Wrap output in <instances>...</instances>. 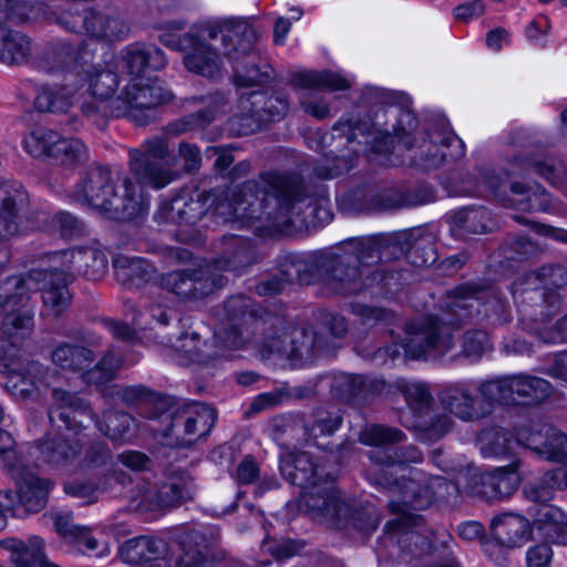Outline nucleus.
Segmentation results:
<instances>
[{
  "label": "nucleus",
  "instance_id": "24",
  "mask_svg": "<svg viewBox=\"0 0 567 567\" xmlns=\"http://www.w3.org/2000/svg\"><path fill=\"white\" fill-rule=\"evenodd\" d=\"M280 471L284 477L302 491L331 477V472L308 452L289 453L282 457Z\"/></svg>",
  "mask_w": 567,
  "mask_h": 567
},
{
  "label": "nucleus",
  "instance_id": "64",
  "mask_svg": "<svg viewBox=\"0 0 567 567\" xmlns=\"http://www.w3.org/2000/svg\"><path fill=\"white\" fill-rule=\"evenodd\" d=\"M87 155V147L81 140L59 135V141L53 155L54 159L59 161L63 165H75L86 161Z\"/></svg>",
  "mask_w": 567,
  "mask_h": 567
},
{
  "label": "nucleus",
  "instance_id": "43",
  "mask_svg": "<svg viewBox=\"0 0 567 567\" xmlns=\"http://www.w3.org/2000/svg\"><path fill=\"white\" fill-rule=\"evenodd\" d=\"M31 56V42L20 32L0 24V62L7 65H20Z\"/></svg>",
  "mask_w": 567,
  "mask_h": 567
},
{
  "label": "nucleus",
  "instance_id": "38",
  "mask_svg": "<svg viewBox=\"0 0 567 567\" xmlns=\"http://www.w3.org/2000/svg\"><path fill=\"white\" fill-rule=\"evenodd\" d=\"M202 100H207V109L169 123L165 128L166 133L177 136L188 131L203 128L210 124L218 114L226 112L227 100L223 94L215 93L206 99L202 97Z\"/></svg>",
  "mask_w": 567,
  "mask_h": 567
},
{
  "label": "nucleus",
  "instance_id": "14",
  "mask_svg": "<svg viewBox=\"0 0 567 567\" xmlns=\"http://www.w3.org/2000/svg\"><path fill=\"white\" fill-rule=\"evenodd\" d=\"M227 327L216 332L217 338L227 348H239L249 341V332L254 330V320H259L258 310L252 301L243 295L230 297L224 303Z\"/></svg>",
  "mask_w": 567,
  "mask_h": 567
},
{
  "label": "nucleus",
  "instance_id": "22",
  "mask_svg": "<svg viewBox=\"0 0 567 567\" xmlns=\"http://www.w3.org/2000/svg\"><path fill=\"white\" fill-rule=\"evenodd\" d=\"M209 196L206 192H184L171 200H163L155 214L158 221L192 225L208 213Z\"/></svg>",
  "mask_w": 567,
  "mask_h": 567
},
{
  "label": "nucleus",
  "instance_id": "63",
  "mask_svg": "<svg viewBox=\"0 0 567 567\" xmlns=\"http://www.w3.org/2000/svg\"><path fill=\"white\" fill-rule=\"evenodd\" d=\"M134 423L133 417L120 411H109L103 414V422L96 420L97 429L112 440L126 437Z\"/></svg>",
  "mask_w": 567,
  "mask_h": 567
},
{
  "label": "nucleus",
  "instance_id": "49",
  "mask_svg": "<svg viewBox=\"0 0 567 567\" xmlns=\"http://www.w3.org/2000/svg\"><path fill=\"white\" fill-rule=\"evenodd\" d=\"M168 344L176 353L181 364L204 363L209 358L202 348L203 342L197 332H183L174 340L169 338Z\"/></svg>",
  "mask_w": 567,
  "mask_h": 567
},
{
  "label": "nucleus",
  "instance_id": "16",
  "mask_svg": "<svg viewBox=\"0 0 567 567\" xmlns=\"http://www.w3.org/2000/svg\"><path fill=\"white\" fill-rule=\"evenodd\" d=\"M82 447L81 440L74 435L54 434L34 443L28 449V453L52 467L75 471L81 465Z\"/></svg>",
  "mask_w": 567,
  "mask_h": 567
},
{
  "label": "nucleus",
  "instance_id": "30",
  "mask_svg": "<svg viewBox=\"0 0 567 567\" xmlns=\"http://www.w3.org/2000/svg\"><path fill=\"white\" fill-rule=\"evenodd\" d=\"M123 561L131 565L168 567V545L159 538L140 536L126 540L120 548Z\"/></svg>",
  "mask_w": 567,
  "mask_h": 567
},
{
  "label": "nucleus",
  "instance_id": "41",
  "mask_svg": "<svg viewBox=\"0 0 567 567\" xmlns=\"http://www.w3.org/2000/svg\"><path fill=\"white\" fill-rule=\"evenodd\" d=\"M341 423L342 416L339 411L319 408L313 412L311 423L297 420L295 427H291V430L301 431V435L297 437V441L309 442L320 435L333 434L340 427Z\"/></svg>",
  "mask_w": 567,
  "mask_h": 567
},
{
  "label": "nucleus",
  "instance_id": "48",
  "mask_svg": "<svg viewBox=\"0 0 567 567\" xmlns=\"http://www.w3.org/2000/svg\"><path fill=\"white\" fill-rule=\"evenodd\" d=\"M292 84L301 89H329L331 91H344L350 89V83L340 74L331 71H303L292 76Z\"/></svg>",
  "mask_w": 567,
  "mask_h": 567
},
{
  "label": "nucleus",
  "instance_id": "20",
  "mask_svg": "<svg viewBox=\"0 0 567 567\" xmlns=\"http://www.w3.org/2000/svg\"><path fill=\"white\" fill-rule=\"evenodd\" d=\"M290 329L291 324L284 318L268 313L254 320L252 341L261 357L268 359L277 355L287 359Z\"/></svg>",
  "mask_w": 567,
  "mask_h": 567
},
{
  "label": "nucleus",
  "instance_id": "62",
  "mask_svg": "<svg viewBox=\"0 0 567 567\" xmlns=\"http://www.w3.org/2000/svg\"><path fill=\"white\" fill-rule=\"evenodd\" d=\"M399 389L411 410L420 416L426 414L433 405V396L424 383L402 382Z\"/></svg>",
  "mask_w": 567,
  "mask_h": 567
},
{
  "label": "nucleus",
  "instance_id": "4",
  "mask_svg": "<svg viewBox=\"0 0 567 567\" xmlns=\"http://www.w3.org/2000/svg\"><path fill=\"white\" fill-rule=\"evenodd\" d=\"M169 91L156 82L134 80L125 84L115 99L107 101L90 94L80 105L83 116L102 126L106 117H127L140 126L158 118V107L172 101Z\"/></svg>",
  "mask_w": 567,
  "mask_h": 567
},
{
  "label": "nucleus",
  "instance_id": "39",
  "mask_svg": "<svg viewBox=\"0 0 567 567\" xmlns=\"http://www.w3.org/2000/svg\"><path fill=\"white\" fill-rule=\"evenodd\" d=\"M114 276L125 288H138L154 276V267L143 258L118 255L113 259Z\"/></svg>",
  "mask_w": 567,
  "mask_h": 567
},
{
  "label": "nucleus",
  "instance_id": "13",
  "mask_svg": "<svg viewBox=\"0 0 567 567\" xmlns=\"http://www.w3.org/2000/svg\"><path fill=\"white\" fill-rule=\"evenodd\" d=\"M433 477L420 470H412L409 476H402L401 478H393L384 473L378 478V483L398 495L400 501L394 502L406 514H411L409 508L422 511L433 505Z\"/></svg>",
  "mask_w": 567,
  "mask_h": 567
},
{
  "label": "nucleus",
  "instance_id": "25",
  "mask_svg": "<svg viewBox=\"0 0 567 567\" xmlns=\"http://www.w3.org/2000/svg\"><path fill=\"white\" fill-rule=\"evenodd\" d=\"M53 404L49 410L51 422H62L69 430L85 427L86 423L95 420L87 402L76 393L53 388L51 391Z\"/></svg>",
  "mask_w": 567,
  "mask_h": 567
},
{
  "label": "nucleus",
  "instance_id": "36",
  "mask_svg": "<svg viewBox=\"0 0 567 567\" xmlns=\"http://www.w3.org/2000/svg\"><path fill=\"white\" fill-rule=\"evenodd\" d=\"M362 265L373 266L380 261H391L408 257L410 244L396 236L374 237L358 240Z\"/></svg>",
  "mask_w": 567,
  "mask_h": 567
},
{
  "label": "nucleus",
  "instance_id": "51",
  "mask_svg": "<svg viewBox=\"0 0 567 567\" xmlns=\"http://www.w3.org/2000/svg\"><path fill=\"white\" fill-rule=\"evenodd\" d=\"M34 105L40 112L66 113L73 105V96L59 84L44 85L40 89Z\"/></svg>",
  "mask_w": 567,
  "mask_h": 567
},
{
  "label": "nucleus",
  "instance_id": "3",
  "mask_svg": "<svg viewBox=\"0 0 567 567\" xmlns=\"http://www.w3.org/2000/svg\"><path fill=\"white\" fill-rule=\"evenodd\" d=\"M257 39L256 30L248 22L224 20L199 24L183 34L177 47L186 52L184 65L189 72L215 79L221 72L223 61L218 48L212 42L220 40V52L234 60L238 52L250 50Z\"/></svg>",
  "mask_w": 567,
  "mask_h": 567
},
{
  "label": "nucleus",
  "instance_id": "18",
  "mask_svg": "<svg viewBox=\"0 0 567 567\" xmlns=\"http://www.w3.org/2000/svg\"><path fill=\"white\" fill-rule=\"evenodd\" d=\"M29 279L41 284L40 290L45 316L56 318L68 310L72 295L69 290L70 278L66 270H38L31 272Z\"/></svg>",
  "mask_w": 567,
  "mask_h": 567
},
{
  "label": "nucleus",
  "instance_id": "28",
  "mask_svg": "<svg viewBox=\"0 0 567 567\" xmlns=\"http://www.w3.org/2000/svg\"><path fill=\"white\" fill-rule=\"evenodd\" d=\"M388 507L398 517L385 524V534L393 537L398 536L396 543L414 555L430 553L431 544L417 528L419 516L406 514L394 499L389 502Z\"/></svg>",
  "mask_w": 567,
  "mask_h": 567
},
{
  "label": "nucleus",
  "instance_id": "58",
  "mask_svg": "<svg viewBox=\"0 0 567 567\" xmlns=\"http://www.w3.org/2000/svg\"><path fill=\"white\" fill-rule=\"evenodd\" d=\"M481 450L486 456H503L513 447V441L507 430L498 426L485 429L480 434Z\"/></svg>",
  "mask_w": 567,
  "mask_h": 567
},
{
  "label": "nucleus",
  "instance_id": "61",
  "mask_svg": "<svg viewBox=\"0 0 567 567\" xmlns=\"http://www.w3.org/2000/svg\"><path fill=\"white\" fill-rule=\"evenodd\" d=\"M158 488L150 482L141 481L131 489L128 508L134 512H151L161 507Z\"/></svg>",
  "mask_w": 567,
  "mask_h": 567
},
{
  "label": "nucleus",
  "instance_id": "8",
  "mask_svg": "<svg viewBox=\"0 0 567 567\" xmlns=\"http://www.w3.org/2000/svg\"><path fill=\"white\" fill-rule=\"evenodd\" d=\"M31 279L11 276L0 282V317L2 331L16 344L34 326L33 311L29 307Z\"/></svg>",
  "mask_w": 567,
  "mask_h": 567
},
{
  "label": "nucleus",
  "instance_id": "11",
  "mask_svg": "<svg viewBox=\"0 0 567 567\" xmlns=\"http://www.w3.org/2000/svg\"><path fill=\"white\" fill-rule=\"evenodd\" d=\"M227 282L225 275L210 271L200 264L197 268L172 271L161 278V286L184 300L202 299Z\"/></svg>",
  "mask_w": 567,
  "mask_h": 567
},
{
  "label": "nucleus",
  "instance_id": "44",
  "mask_svg": "<svg viewBox=\"0 0 567 567\" xmlns=\"http://www.w3.org/2000/svg\"><path fill=\"white\" fill-rule=\"evenodd\" d=\"M477 391L485 406V417L493 413L496 404H515L512 377L484 381L478 385Z\"/></svg>",
  "mask_w": 567,
  "mask_h": 567
},
{
  "label": "nucleus",
  "instance_id": "31",
  "mask_svg": "<svg viewBox=\"0 0 567 567\" xmlns=\"http://www.w3.org/2000/svg\"><path fill=\"white\" fill-rule=\"evenodd\" d=\"M254 261V252L250 244L240 236H223L219 241V255L206 261L207 267L215 274L239 271Z\"/></svg>",
  "mask_w": 567,
  "mask_h": 567
},
{
  "label": "nucleus",
  "instance_id": "12",
  "mask_svg": "<svg viewBox=\"0 0 567 567\" xmlns=\"http://www.w3.org/2000/svg\"><path fill=\"white\" fill-rule=\"evenodd\" d=\"M240 107L245 114L231 121L238 124V134L247 135L262 124L280 121L288 112L289 103L282 93L251 92L240 99Z\"/></svg>",
  "mask_w": 567,
  "mask_h": 567
},
{
  "label": "nucleus",
  "instance_id": "52",
  "mask_svg": "<svg viewBox=\"0 0 567 567\" xmlns=\"http://www.w3.org/2000/svg\"><path fill=\"white\" fill-rule=\"evenodd\" d=\"M370 460L380 466H404L411 463H420L423 460L421 451L414 445L399 449H382L370 453Z\"/></svg>",
  "mask_w": 567,
  "mask_h": 567
},
{
  "label": "nucleus",
  "instance_id": "10",
  "mask_svg": "<svg viewBox=\"0 0 567 567\" xmlns=\"http://www.w3.org/2000/svg\"><path fill=\"white\" fill-rule=\"evenodd\" d=\"M299 507L312 519L334 528L344 527L349 519L350 505L341 498L333 476L302 491Z\"/></svg>",
  "mask_w": 567,
  "mask_h": 567
},
{
  "label": "nucleus",
  "instance_id": "50",
  "mask_svg": "<svg viewBox=\"0 0 567 567\" xmlns=\"http://www.w3.org/2000/svg\"><path fill=\"white\" fill-rule=\"evenodd\" d=\"M513 389L515 404L522 401L528 403L545 400L551 392V385L548 381L529 375H513Z\"/></svg>",
  "mask_w": 567,
  "mask_h": 567
},
{
  "label": "nucleus",
  "instance_id": "42",
  "mask_svg": "<svg viewBox=\"0 0 567 567\" xmlns=\"http://www.w3.org/2000/svg\"><path fill=\"white\" fill-rule=\"evenodd\" d=\"M51 360L62 370L83 374L94 362L95 354L87 347L63 342L53 349Z\"/></svg>",
  "mask_w": 567,
  "mask_h": 567
},
{
  "label": "nucleus",
  "instance_id": "53",
  "mask_svg": "<svg viewBox=\"0 0 567 567\" xmlns=\"http://www.w3.org/2000/svg\"><path fill=\"white\" fill-rule=\"evenodd\" d=\"M381 200L383 209L419 206L434 200V193L427 186H420L405 193L388 190L382 195Z\"/></svg>",
  "mask_w": 567,
  "mask_h": 567
},
{
  "label": "nucleus",
  "instance_id": "1",
  "mask_svg": "<svg viewBox=\"0 0 567 567\" xmlns=\"http://www.w3.org/2000/svg\"><path fill=\"white\" fill-rule=\"evenodd\" d=\"M206 195L208 213L217 223H231L259 236L270 229L288 230L301 221L300 209L307 199L301 176L279 172H266L259 181L216 188Z\"/></svg>",
  "mask_w": 567,
  "mask_h": 567
},
{
  "label": "nucleus",
  "instance_id": "2",
  "mask_svg": "<svg viewBox=\"0 0 567 567\" xmlns=\"http://www.w3.org/2000/svg\"><path fill=\"white\" fill-rule=\"evenodd\" d=\"M502 308L499 298L495 290L482 284H465L457 287L453 296H449L446 303L447 311L455 320L450 319L449 324L434 316H427L419 321L412 322L405 330V338L400 344L379 348L374 359L389 357L394 360L400 357L403 350L405 358L429 359L440 358L447 353L453 344V336L450 324L460 323L474 319L482 313L488 315L487 307Z\"/></svg>",
  "mask_w": 567,
  "mask_h": 567
},
{
  "label": "nucleus",
  "instance_id": "40",
  "mask_svg": "<svg viewBox=\"0 0 567 567\" xmlns=\"http://www.w3.org/2000/svg\"><path fill=\"white\" fill-rule=\"evenodd\" d=\"M324 333H316L307 328H298L291 324L288 341V360L311 359L316 349L329 351L330 344L323 339Z\"/></svg>",
  "mask_w": 567,
  "mask_h": 567
},
{
  "label": "nucleus",
  "instance_id": "37",
  "mask_svg": "<svg viewBox=\"0 0 567 567\" xmlns=\"http://www.w3.org/2000/svg\"><path fill=\"white\" fill-rule=\"evenodd\" d=\"M453 143L462 147V142L453 134L447 123L440 122L430 134V140L422 138V143L417 146L423 167L429 169L440 166L447 155L445 148Z\"/></svg>",
  "mask_w": 567,
  "mask_h": 567
},
{
  "label": "nucleus",
  "instance_id": "9",
  "mask_svg": "<svg viewBox=\"0 0 567 567\" xmlns=\"http://www.w3.org/2000/svg\"><path fill=\"white\" fill-rule=\"evenodd\" d=\"M168 419L167 427L161 431L162 443L172 447H187L209 433L216 414L207 404L192 403L177 406Z\"/></svg>",
  "mask_w": 567,
  "mask_h": 567
},
{
  "label": "nucleus",
  "instance_id": "26",
  "mask_svg": "<svg viewBox=\"0 0 567 567\" xmlns=\"http://www.w3.org/2000/svg\"><path fill=\"white\" fill-rule=\"evenodd\" d=\"M27 207L28 194L22 187L0 185V241L28 229L22 223Z\"/></svg>",
  "mask_w": 567,
  "mask_h": 567
},
{
  "label": "nucleus",
  "instance_id": "17",
  "mask_svg": "<svg viewBox=\"0 0 567 567\" xmlns=\"http://www.w3.org/2000/svg\"><path fill=\"white\" fill-rule=\"evenodd\" d=\"M17 486L16 499L27 512L38 513L48 503V495L52 488V482L41 478L33 471L28 468L25 458L7 472Z\"/></svg>",
  "mask_w": 567,
  "mask_h": 567
},
{
  "label": "nucleus",
  "instance_id": "5",
  "mask_svg": "<svg viewBox=\"0 0 567 567\" xmlns=\"http://www.w3.org/2000/svg\"><path fill=\"white\" fill-rule=\"evenodd\" d=\"M72 196L113 220H131L142 213L132 179L106 166L91 167L74 187Z\"/></svg>",
  "mask_w": 567,
  "mask_h": 567
},
{
  "label": "nucleus",
  "instance_id": "21",
  "mask_svg": "<svg viewBox=\"0 0 567 567\" xmlns=\"http://www.w3.org/2000/svg\"><path fill=\"white\" fill-rule=\"evenodd\" d=\"M48 20H54L59 24L64 25L70 30H75L78 24L81 22L87 34L94 38H103L110 41L118 40L128 33V25L124 20L118 17L107 16L101 12L89 10L84 17L80 16H61L58 17L55 13L45 16Z\"/></svg>",
  "mask_w": 567,
  "mask_h": 567
},
{
  "label": "nucleus",
  "instance_id": "57",
  "mask_svg": "<svg viewBox=\"0 0 567 567\" xmlns=\"http://www.w3.org/2000/svg\"><path fill=\"white\" fill-rule=\"evenodd\" d=\"M122 364V357L113 350H109L101 360L85 371L81 377L87 384L102 385L113 380L116 370Z\"/></svg>",
  "mask_w": 567,
  "mask_h": 567
},
{
  "label": "nucleus",
  "instance_id": "54",
  "mask_svg": "<svg viewBox=\"0 0 567 567\" xmlns=\"http://www.w3.org/2000/svg\"><path fill=\"white\" fill-rule=\"evenodd\" d=\"M530 171L567 195V165L557 157H546L530 163Z\"/></svg>",
  "mask_w": 567,
  "mask_h": 567
},
{
  "label": "nucleus",
  "instance_id": "35",
  "mask_svg": "<svg viewBox=\"0 0 567 567\" xmlns=\"http://www.w3.org/2000/svg\"><path fill=\"white\" fill-rule=\"evenodd\" d=\"M54 66L42 65L48 73H56L62 78L60 86L69 91L74 97L75 92L86 82H89L92 65L84 68L75 61L70 48H62L53 53Z\"/></svg>",
  "mask_w": 567,
  "mask_h": 567
},
{
  "label": "nucleus",
  "instance_id": "46",
  "mask_svg": "<svg viewBox=\"0 0 567 567\" xmlns=\"http://www.w3.org/2000/svg\"><path fill=\"white\" fill-rule=\"evenodd\" d=\"M452 230L458 235L484 234L491 230V216L485 208H463L451 217Z\"/></svg>",
  "mask_w": 567,
  "mask_h": 567
},
{
  "label": "nucleus",
  "instance_id": "32",
  "mask_svg": "<svg viewBox=\"0 0 567 567\" xmlns=\"http://www.w3.org/2000/svg\"><path fill=\"white\" fill-rule=\"evenodd\" d=\"M61 264L66 274H76L90 280L101 279L107 270V257L95 247H78L60 252Z\"/></svg>",
  "mask_w": 567,
  "mask_h": 567
},
{
  "label": "nucleus",
  "instance_id": "7",
  "mask_svg": "<svg viewBox=\"0 0 567 567\" xmlns=\"http://www.w3.org/2000/svg\"><path fill=\"white\" fill-rule=\"evenodd\" d=\"M176 157L163 136L146 138L140 147L128 151V167L138 184L164 188L176 178Z\"/></svg>",
  "mask_w": 567,
  "mask_h": 567
},
{
  "label": "nucleus",
  "instance_id": "19",
  "mask_svg": "<svg viewBox=\"0 0 567 567\" xmlns=\"http://www.w3.org/2000/svg\"><path fill=\"white\" fill-rule=\"evenodd\" d=\"M55 374L40 362L30 361L9 371L6 386L19 400H35L51 385L50 379Z\"/></svg>",
  "mask_w": 567,
  "mask_h": 567
},
{
  "label": "nucleus",
  "instance_id": "33",
  "mask_svg": "<svg viewBox=\"0 0 567 567\" xmlns=\"http://www.w3.org/2000/svg\"><path fill=\"white\" fill-rule=\"evenodd\" d=\"M256 41L252 42L250 50L238 52L233 63L235 83L238 86L261 85L274 76V69L261 58L256 49Z\"/></svg>",
  "mask_w": 567,
  "mask_h": 567
},
{
  "label": "nucleus",
  "instance_id": "23",
  "mask_svg": "<svg viewBox=\"0 0 567 567\" xmlns=\"http://www.w3.org/2000/svg\"><path fill=\"white\" fill-rule=\"evenodd\" d=\"M516 442L535 450L548 461L567 463V434L556 427H522L517 431Z\"/></svg>",
  "mask_w": 567,
  "mask_h": 567
},
{
  "label": "nucleus",
  "instance_id": "55",
  "mask_svg": "<svg viewBox=\"0 0 567 567\" xmlns=\"http://www.w3.org/2000/svg\"><path fill=\"white\" fill-rule=\"evenodd\" d=\"M59 135V133L49 128H34L24 137V148L33 157L53 158Z\"/></svg>",
  "mask_w": 567,
  "mask_h": 567
},
{
  "label": "nucleus",
  "instance_id": "59",
  "mask_svg": "<svg viewBox=\"0 0 567 567\" xmlns=\"http://www.w3.org/2000/svg\"><path fill=\"white\" fill-rule=\"evenodd\" d=\"M405 434L392 426L383 424H371L360 433V441L365 445L389 449V445L403 442Z\"/></svg>",
  "mask_w": 567,
  "mask_h": 567
},
{
  "label": "nucleus",
  "instance_id": "27",
  "mask_svg": "<svg viewBox=\"0 0 567 567\" xmlns=\"http://www.w3.org/2000/svg\"><path fill=\"white\" fill-rule=\"evenodd\" d=\"M491 534L495 542L485 544V553L492 556V549L503 551V547L514 548L527 543L532 529L529 522L517 514L504 513L495 516L489 525Z\"/></svg>",
  "mask_w": 567,
  "mask_h": 567
},
{
  "label": "nucleus",
  "instance_id": "60",
  "mask_svg": "<svg viewBox=\"0 0 567 567\" xmlns=\"http://www.w3.org/2000/svg\"><path fill=\"white\" fill-rule=\"evenodd\" d=\"M117 87L118 75L115 72L111 70L97 69L95 66L91 68L89 78L90 94L97 99L112 101L116 97L114 96V93Z\"/></svg>",
  "mask_w": 567,
  "mask_h": 567
},
{
  "label": "nucleus",
  "instance_id": "56",
  "mask_svg": "<svg viewBox=\"0 0 567 567\" xmlns=\"http://www.w3.org/2000/svg\"><path fill=\"white\" fill-rule=\"evenodd\" d=\"M373 123L371 121L348 120L339 121L333 126V138L341 144L343 140L350 144L358 142V144H369V137L373 134Z\"/></svg>",
  "mask_w": 567,
  "mask_h": 567
},
{
  "label": "nucleus",
  "instance_id": "15",
  "mask_svg": "<svg viewBox=\"0 0 567 567\" xmlns=\"http://www.w3.org/2000/svg\"><path fill=\"white\" fill-rule=\"evenodd\" d=\"M518 460L507 466H501L484 474H471L464 488L465 492L488 501L511 496L520 483Z\"/></svg>",
  "mask_w": 567,
  "mask_h": 567
},
{
  "label": "nucleus",
  "instance_id": "47",
  "mask_svg": "<svg viewBox=\"0 0 567 567\" xmlns=\"http://www.w3.org/2000/svg\"><path fill=\"white\" fill-rule=\"evenodd\" d=\"M513 197L508 199L512 207L522 212H545L549 207V195L544 188L532 189L524 183L511 185Z\"/></svg>",
  "mask_w": 567,
  "mask_h": 567
},
{
  "label": "nucleus",
  "instance_id": "45",
  "mask_svg": "<svg viewBox=\"0 0 567 567\" xmlns=\"http://www.w3.org/2000/svg\"><path fill=\"white\" fill-rule=\"evenodd\" d=\"M120 396L128 404H141V414L152 420L159 417L168 406L167 399L141 385L122 389Z\"/></svg>",
  "mask_w": 567,
  "mask_h": 567
},
{
  "label": "nucleus",
  "instance_id": "34",
  "mask_svg": "<svg viewBox=\"0 0 567 567\" xmlns=\"http://www.w3.org/2000/svg\"><path fill=\"white\" fill-rule=\"evenodd\" d=\"M330 390L333 398L354 406L365 404L377 384L361 374L340 372L332 377Z\"/></svg>",
  "mask_w": 567,
  "mask_h": 567
},
{
  "label": "nucleus",
  "instance_id": "6",
  "mask_svg": "<svg viewBox=\"0 0 567 567\" xmlns=\"http://www.w3.org/2000/svg\"><path fill=\"white\" fill-rule=\"evenodd\" d=\"M359 243L350 244V249L339 255H313L303 259H292L284 268L287 280H298L300 285H310L322 280L343 296L362 290L363 269Z\"/></svg>",
  "mask_w": 567,
  "mask_h": 567
},
{
  "label": "nucleus",
  "instance_id": "29",
  "mask_svg": "<svg viewBox=\"0 0 567 567\" xmlns=\"http://www.w3.org/2000/svg\"><path fill=\"white\" fill-rule=\"evenodd\" d=\"M443 410L464 422H475L485 419V406L481 396L476 395L463 383L446 385L439 394Z\"/></svg>",
  "mask_w": 567,
  "mask_h": 567
}]
</instances>
